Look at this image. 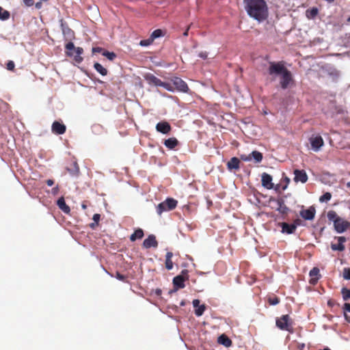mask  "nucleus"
I'll return each mask as SVG.
<instances>
[{"mask_svg":"<svg viewBox=\"0 0 350 350\" xmlns=\"http://www.w3.org/2000/svg\"><path fill=\"white\" fill-rule=\"evenodd\" d=\"M345 319H346L348 322H349V323H350V317H349L348 315H347L346 314H345Z\"/></svg>","mask_w":350,"mask_h":350,"instance_id":"obj_55","label":"nucleus"},{"mask_svg":"<svg viewBox=\"0 0 350 350\" xmlns=\"http://www.w3.org/2000/svg\"><path fill=\"white\" fill-rule=\"evenodd\" d=\"M52 132L56 135H62L66 132V126L58 121H55L51 126Z\"/></svg>","mask_w":350,"mask_h":350,"instance_id":"obj_14","label":"nucleus"},{"mask_svg":"<svg viewBox=\"0 0 350 350\" xmlns=\"http://www.w3.org/2000/svg\"><path fill=\"white\" fill-rule=\"evenodd\" d=\"M310 142L312 149L316 152L319 151L324 145L323 139L320 135L312 136L310 138Z\"/></svg>","mask_w":350,"mask_h":350,"instance_id":"obj_10","label":"nucleus"},{"mask_svg":"<svg viewBox=\"0 0 350 350\" xmlns=\"http://www.w3.org/2000/svg\"><path fill=\"white\" fill-rule=\"evenodd\" d=\"M82 208H83V209H85V208H87V206H86V205H85V204H82Z\"/></svg>","mask_w":350,"mask_h":350,"instance_id":"obj_59","label":"nucleus"},{"mask_svg":"<svg viewBox=\"0 0 350 350\" xmlns=\"http://www.w3.org/2000/svg\"><path fill=\"white\" fill-rule=\"evenodd\" d=\"M189 26L187 28V29L185 30V31L183 33V36H188V31H189Z\"/></svg>","mask_w":350,"mask_h":350,"instance_id":"obj_53","label":"nucleus"},{"mask_svg":"<svg viewBox=\"0 0 350 350\" xmlns=\"http://www.w3.org/2000/svg\"><path fill=\"white\" fill-rule=\"evenodd\" d=\"M247 14L261 22L268 16V7L265 0H243Z\"/></svg>","mask_w":350,"mask_h":350,"instance_id":"obj_2","label":"nucleus"},{"mask_svg":"<svg viewBox=\"0 0 350 350\" xmlns=\"http://www.w3.org/2000/svg\"><path fill=\"white\" fill-rule=\"evenodd\" d=\"M67 172L72 176H77L79 174V167L77 161H71L66 167Z\"/></svg>","mask_w":350,"mask_h":350,"instance_id":"obj_17","label":"nucleus"},{"mask_svg":"<svg viewBox=\"0 0 350 350\" xmlns=\"http://www.w3.org/2000/svg\"><path fill=\"white\" fill-rule=\"evenodd\" d=\"M170 81L172 83V85H174L175 87V89H176L177 90L183 92H188L189 88L187 83L182 79L177 77H174L171 78Z\"/></svg>","mask_w":350,"mask_h":350,"instance_id":"obj_9","label":"nucleus"},{"mask_svg":"<svg viewBox=\"0 0 350 350\" xmlns=\"http://www.w3.org/2000/svg\"><path fill=\"white\" fill-rule=\"evenodd\" d=\"M268 73L271 76H280L279 83L280 88L283 90L291 88L295 85L292 72L287 69L282 61L269 62Z\"/></svg>","mask_w":350,"mask_h":350,"instance_id":"obj_1","label":"nucleus"},{"mask_svg":"<svg viewBox=\"0 0 350 350\" xmlns=\"http://www.w3.org/2000/svg\"><path fill=\"white\" fill-rule=\"evenodd\" d=\"M276 326L282 329L293 333V320L288 314H284L278 318L275 321Z\"/></svg>","mask_w":350,"mask_h":350,"instance_id":"obj_4","label":"nucleus"},{"mask_svg":"<svg viewBox=\"0 0 350 350\" xmlns=\"http://www.w3.org/2000/svg\"><path fill=\"white\" fill-rule=\"evenodd\" d=\"M338 240L339 243L338 244L332 243L331 245V248L334 251L338 250V251L342 252V251L345 250V247L343 245V243H345L346 241V239L344 237H339L338 238Z\"/></svg>","mask_w":350,"mask_h":350,"instance_id":"obj_21","label":"nucleus"},{"mask_svg":"<svg viewBox=\"0 0 350 350\" xmlns=\"http://www.w3.org/2000/svg\"><path fill=\"white\" fill-rule=\"evenodd\" d=\"M74 59L77 63L80 64L82 62L83 58L81 55H74Z\"/></svg>","mask_w":350,"mask_h":350,"instance_id":"obj_41","label":"nucleus"},{"mask_svg":"<svg viewBox=\"0 0 350 350\" xmlns=\"http://www.w3.org/2000/svg\"><path fill=\"white\" fill-rule=\"evenodd\" d=\"M74 51H75V53H76V55H81V54H83V49L81 47H77V48H75V49Z\"/></svg>","mask_w":350,"mask_h":350,"instance_id":"obj_45","label":"nucleus"},{"mask_svg":"<svg viewBox=\"0 0 350 350\" xmlns=\"http://www.w3.org/2000/svg\"><path fill=\"white\" fill-rule=\"evenodd\" d=\"M309 275L310 277V284H316L321 276L319 269L317 267L312 268L309 272Z\"/></svg>","mask_w":350,"mask_h":350,"instance_id":"obj_18","label":"nucleus"},{"mask_svg":"<svg viewBox=\"0 0 350 350\" xmlns=\"http://www.w3.org/2000/svg\"><path fill=\"white\" fill-rule=\"evenodd\" d=\"M59 186L57 185L56 187H53L51 189V193H52L53 195L55 196V195H57L59 193Z\"/></svg>","mask_w":350,"mask_h":350,"instance_id":"obj_47","label":"nucleus"},{"mask_svg":"<svg viewBox=\"0 0 350 350\" xmlns=\"http://www.w3.org/2000/svg\"><path fill=\"white\" fill-rule=\"evenodd\" d=\"M262 159V154L257 150H254L249 154H243L240 155L241 160L243 161H250L253 159L255 163H260Z\"/></svg>","mask_w":350,"mask_h":350,"instance_id":"obj_8","label":"nucleus"},{"mask_svg":"<svg viewBox=\"0 0 350 350\" xmlns=\"http://www.w3.org/2000/svg\"><path fill=\"white\" fill-rule=\"evenodd\" d=\"M278 208L277 211L282 215H287L289 212V208L286 206L284 200L278 199L277 200Z\"/></svg>","mask_w":350,"mask_h":350,"instance_id":"obj_20","label":"nucleus"},{"mask_svg":"<svg viewBox=\"0 0 350 350\" xmlns=\"http://www.w3.org/2000/svg\"><path fill=\"white\" fill-rule=\"evenodd\" d=\"M42 2L40 1V2H37L36 4H35V7L37 8V9H40L42 8Z\"/></svg>","mask_w":350,"mask_h":350,"instance_id":"obj_52","label":"nucleus"},{"mask_svg":"<svg viewBox=\"0 0 350 350\" xmlns=\"http://www.w3.org/2000/svg\"><path fill=\"white\" fill-rule=\"evenodd\" d=\"M343 309L347 312H350V304L345 303L343 306Z\"/></svg>","mask_w":350,"mask_h":350,"instance_id":"obj_49","label":"nucleus"},{"mask_svg":"<svg viewBox=\"0 0 350 350\" xmlns=\"http://www.w3.org/2000/svg\"><path fill=\"white\" fill-rule=\"evenodd\" d=\"M163 35L164 34H163V31L160 29H158L153 31V32L150 35V38H151V40H154L156 38L163 36Z\"/></svg>","mask_w":350,"mask_h":350,"instance_id":"obj_32","label":"nucleus"},{"mask_svg":"<svg viewBox=\"0 0 350 350\" xmlns=\"http://www.w3.org/2000/svg\"><path fill=\"white\" fill-rule=\"evenodd\" d=\"M46 183L48 186L51 187L54 184V181L52 179H48L46 180Z\"/></svg>","mask_w":350,"mask_h":350,"instance_id":"obj_50","label":"nucleus"},{"mask_svg":"<svg viewBox=\"0 0 350 350\" xmlns=\"http://www.w3.org/2000/svg\"><path fill=\"white\" fill-rule=\"evenodd\" d=\"M206 306L204 304L200 305L195 309V314L197 317H200L203 314L206 310Z\"/></svg>","mask_w":350,"mask_h":350,"instance_id":"obj_33","label":"nucleus"},{"mask_svg":"<svg viewBox=\"0 0 350 350\" xmlns=\"http://www.w3.org/2000/svg\"><path fill=\"white\" fill-rule=\"evenodd\" d=\"M65 48L66 49V54L68 56H73L74 55L73 53L72 52H70V51L75 50L76 47L75 46L74 44L72 42H68L66 44Z\"/></svg>","mask_w":350,"mask_h":350,"instance_id":"obj_29","label":"nucleus"},{"mask_svg":"<svg viewBox=\"0 0 350 350\" xmlns=\"http://www.w3.org/2000/svg\"><path fill=\"white\" fill-rule=\"evenodd\" d=\"M116 278L121 281H125L126 279V277L119 272L116 273Z\"/></svg>","mask_w":350,"mask_h":350,"instance_id":"obj_42","label":"nucleus"},{"mask_svg":"<svg viewBox=\"0 0 350 350\" xmlns=\"http://www.w3.org/2000/svg\"><path fill=\"white\" fill-rule=\"evenodd\" d=\"M178 144V141L175 137H170L167 139H165L164 142V145L169 149L175 148Z\"/></svg>","mask_w":350,"mask_h":350,"instance_id":"obj_24","label":"nucleus"},{"mask_svg":"<svg viewBox=\"0 0 350 350\" xmlns=\"http://www.w3.org/2000/svg\"><path fill=\"white\" fill-rule=\"evenodd\" d=\"M153 42V40H151L150 36L149 38L146 40H142L139 42V44L142 46H148L150 45Z\"/></svg>","mask_w":350,"mask_h":350,"instance_id":"obj_37","label":"nucleus"},{"mask_svg":"<svg viewBox=\"0 0 350 350\" xmlns=\"http://www.w3.org/2000/svg\"><path fill=\"white\" fill-rule=\"evenodd\" d=\"M66 32L69 33V32H72V31L70 28H67Z\"/></svg>","mask_w":350,"mask_h":350,"instance_id":"obj_56","label":"nucleus"},{"mask_svg":"<svg viewBox=\"0 0 350 350\" xmlns=\"http://www.w3.org/2000/svg\"><path fill=\"white\" fill-rule=\"evenodd\" d=\"M294 181L295 183L301 182L305 183L308 180V175L304 170H294Z\"/></svg>","mask_w":350,"mask_h":350,"instance_id":"obj_13","label":"nucleus"},{"mask_svg":"<svg viewBox=\"0 0 350 350\" xmlns=\"http://www.w3.org/2000/svg\"><path fill=\"white\" fill-rule=\"evenodd\" d=\"M281 226L282 228V232H286L287 234H292L296 230L297 226L294 224H288L287 223L283 222L281 224Z\"/></svg>","mask_w":350,"mask_h":350,"instance_id":"obj_22","label":"nucleus"},{"mask_svg":"<svg viewBox=\"0 0 350 350\" xmlns=\"http://www.w3.org/2000/svg\"><path fill=\"white\" fill-rule=\"evenodd\" d=\"M218 342L226 347H229L232 345V340L225 334H222L218 338Z\"/></svg>","mask_w":350,"mask_h":350,"instance_id":"obj_25","label":"nucleus"},{"mask_svg":"<svg viewBox=\"0 0 350 350\" xmlns=\"http://www.w3.org/2000/svg\"><path fill=\"white\" fill-rule=\"evenodd\" d=\"M341 294L344 301L350 299V289H348L345 287L342 288Z\"/></svg>","mask_w":350,"mask_h":350,"instance_id":"obj_30","label":"nucleus"},{"mask_svg":"<svg viewBox=\"0 0 350 350\" xmlns=\"http://www.w3.org/2000/svg\"><path fill=\"white\" fill-rule=\"evenodd\" d=\"M10 12L5 10H4L3 8L0 7V19L5 21L8 20L10 18Z\"/></svg>","mask_w":350,"mask_h":350,"instance_id":"obj_31","label":"nucleus"},{"mask_svg":"<svg viewBox=\"0 0 350 350\" xmlns=\"http://www.w3.org/2000/svg\"><path fill=\"white\" fill-rule=\"evenodd\" d=\"M189 278L188 271L184 269L181 271V273L176 275L173 279V284L175 288H183L185 286V282Z\"/></svg>","mask_w":350,"mask_h":350,"instance_id":"obj_7","label":"nucleus"},{"mask_svg":"<svg viewBox=\"0 0 350 350\" xmlns=\"http://www.w3.org/2000/svg\"><path fill=\"white\" fill-rule=\"evenodd\" d=\"M316 209L314 206H310L308 209H303L299 212L300 216L306 220H312L315 217Z\"/></svg>","mask_w":350,"mask_h":350,"instance_id":"obj_11","label":"nucleus"},{"mask_svg":"<svg viewBox=\"0 0 350 350\" xmlns=\"http://www.w3.org/2000/svg\"><path fill=\"white\" fill-rule=\"evenodd\" d=\"M14 68H15V64H14V62L12 60H10L7 62L6 64V68L8 70H11V71H13L14 70Z\"/></svg>","mask_w":350,"mask_h":350,"instance_id":"obj_39","label":"nucleus"},{"mask_svg":"<svg viewBox=\"0 0 350 350\" xmlns=\"http://www.w3.org/2000/svg\"><path fill=\"white\" fill-rule=\"evenodd\" d=\"M327 217L329 221H333L335 230L338 233H342L350 226V223L340 217L336 211H329Z\"/></svg>","mask_w":350,"mask_h":350,"instance_id":"obj_3","label":"nucleus"},{"mask_svg":"<svg viewBox=\"0 0 350 350\" xmlns=\"http://www.w3.org/2000/svg\"><path fill=\"white\" fill-rule=\"evenodd\" d=\"M23 3L27 7H30L33 5L34 2L33 0H23Z\"/></svg>","mask_w":350,"mask_h":350,"instance_id":"obj_44","label":"nucleus"},{"mask_svg":"<svg viewBox=\"0 0 350 350\" xmlns=\"http://www.w3.org/2000/svg\"><path fill=\"white\" fill-rule=\"evenodd\" d=\"M200 56L202 57L204 59L206 58V57H207L206 54V53H201L200 54Z\"/></svg>","mask_w":350,"mask_h":350,"instance_id":"obj_54","label":"nucleus"},{"mask_svg":"<svg viewBox=\"0 0 350 350\" xmlns=\"http://www.w3.org/2000/svg\"><path fill=\"white\" fill-rule=\"evenodd\" d=\"M103 55L106 57L110 61H113L116 57V54L115 53L107 51H104L103 52Z\"/></svg>","mask_w":350,"mask_h":350,"instance_id":"obj_35","label":"nucleus"},{"mask_svg":"<svg viewBox=\"0 0 350 350\" xmlns=\"http://www.w3.org/2000/svg\"><path fill=\"white\" fill-rule=\"evenodd\" d=\"M94 68L98 72H99L103 76H106L108 73L107 70L98 62L94 63Z\"/></svg>","mask_w":350,"mask_h":350,"instance_id":"obj_28","label":"nucleus"},{"mask_svg":"<svg viewBox=\"0 0 350 350\" xmlns=\"http://www.w3.org/2000/svg\"><path fill=\"white\" fill-rule=\"evenodd\" d=\"M57 204L58 207L65 213H69L70 212V208L68 205L65 202V200L64 197H61L58 199L57 202Z\"/></svg>","mask_w":350,"mask_h":350,"instance_id":"obj_23","label":"nucleus"},{"mask_svg":"<svg viewBox=\"0 0 350 350\" xmlns=\"http://www.w3.org/2000/svg\"><path fill=\"white\" fill-rule=\"evenodd\" d=\"M145 79L149 84L154 85L155 86H161L164 88L165 90L170 92H174V88L170 83L162 81L160 79L157 78L152 74H148L145 76Z\"/></svg>","mask_w":350,"mask_h":350,"instance_id":"obj_6","label":"nucleus"},{"mask_svg":"<svg viewBox=\"0 0 350 350\" xmlns=\"http://www.w3.org/2000/svg\"><path fill=\"white\" fill-rule=\"evenodd\" d=\"M285 180L287 182V183L290 181V180L288 177H286Z\"/></svg>","mask_w":350,"mask_h":350,"instance_id":"obj_58","label":"nucleus"},{"mask_svg":"<svg viewBox=\"0 0 350 350\" xmlns=\"http://www.w3.org/2000/svg\"><path fill=\"white\" fill-rule=\"evenodd\" d=\"M240 159L237 157H232L230 160L227 163V168L229 170H239L240 168Z\"/></svg>","mask_w":350,"mask_h":350,"instance_id":"obj_19","label":"nucleus"},{"mask_svg":"<svg viewBox=\"0 0 350 350\" xmlns=\"http://www.w3.org/2000/svg\"><path fill=\"white\" fill-rule=\"evenodd\" d=\"M280 302V299L278 297H269V303L270 305H277Z\"/></svg>","mask_w":350,"mask_h":350,"instance_id":"obj_38","label":"nucleus"},{"mask_svg":"<svg viewBox=\"0 0 350 350\" xmlns=\"http://www.w3.org/2000/svg\"><path fill=\"white\" fill-rule=\"evenodd\" d=\"M347 186L348 188H350V182L347 183Z\"/></svg>","mask_w":350,"mask_h":350,"instance_id":"obj_60","label":"nucleus"},{"mask_svg":"<svg viewBox=\"0 0 350 350\" xmlns=\"http://www.w3.org/2000/svg\"><path fill=\"white\" fill-rule=\"evenodd\" d=\"M261 182L262 185L267 189H272L274 187V185L272 183V176L266 172L262 174Z\"/></svg>","mask_w":350,"mask_h":350,"instance_id":"obj_12","label":"nucleus"},{"mask_svg":"<svg viewBox=\"0 0 350 350\" xmlns=\"http://www.w3.org/2000/svg\"><path fill=\"white\" fill-rule=\"evenodd\" d=\"M200 300L199 299H193V301H192V304H193V306L195 308H196L197 307L200 306Z\"/></svg>","mask_w":350,"mask_h":350,"instance_id":"obj_48","label":"nucleus"},{"mask_svg":"<svg viewBox=\"0 0 350 350\" xmlns=\"http://www.w3.org/2000/svg\"><path fill=\"white\" fill-rule=\"evenodd\" d=\"M98 224L96 223V222H93V223H91L90 224V227L92 228V229H94L96 226H98Z\"/></svg>","mask_w":350,"mask_h":350,"instance_id":"obj_51","label":"nucleus"},{"mask_svg":"<svg viewBox=\"0 0 350 350\" xmlns=\"http://www.w3.org/2000/svg\"><path fill=\"white\" fill-rule=\"evenodd\" d=\"M143 246L145 248L157 247L158 242L154 234H150L143 242Z\"/></svg>","mask_w":350,"mask_h":350,"instance_id":"obj_16","label":"nucleus"},{"mask_svg":"<svg viewBox=\"0 0 350 350\" xmlns=\"http://www.w3.org/2000/svg\"><path fill=\"white\" fill-rule=\"evenodd\" d=\"M332 198V194L329 192L325 193L323 196H321L319 198V201L321 202H327Z\"/></svg>","mask_w":350,"mask_h":350,"instance_id":"obj_36","label":"nucleus"},{"mask_svg":"<svg viewBox=\"0 0 350 350\" xmlns=\"http://www.w3.org/2000/svg\"><path fill=\"white\" fill-rule=\"evenodd\" d=\"M156 130L163 134H167L171 131L172 127L167 122L161 121L157 124Z\"/></svg>","mask_w":350,"mask_h":350,"instance_id":"obj_15","label":"nucleus"},{"mask_svg":"<svg viewBox=\"0 0 350 350\" xmlns=\"http://www.w3.org/2000/svg\"><path fill=\"white\" fill-rule=\"evenodd\" d=\"M318 14V10L315 8L306 10V16L308 18H314Z\"/></svg>","mask_w":350,"mask_h":350,"instance_id":"obj_34","label":"nucleus"},{"mask_svg":"<svg viewBox=\"0 0 350 350\" xmlns=\"http://www.w3.org/2000/svg\"><path fill=\"white\" fill-rule=\"evenodd\" d=\"M105 50L101 48V47H94L92 48V53H101L103 54V52Z\"/></svg>","mask_w":350,"mask_h":350,"instance_id":"obj_43","label":"nucleus"},{"mask_svg":"<svg viewBox=\"0 0 350 350\" xmlns=\"http://www.w3.org/2000/svg\"><path fill=\"white\" fill-rule=\"evenodd\" d=\"M279 187H280V185H277L276 187H275V190H278L279 189Z\"/></svg>","mask_w":350,"mask_h":350,"instance_id":"obj_57","label":"nucleus"},{"mask_svg":"<svg viewBox=\"0 0 350 350\" xmlns=\"http://www.w3.org/2000/svg\"><path fill=\"white\" fill-rule=\"evenodd\" d=\"M286 187H287V185H285L284 187H283L282 189H283V190H285V189H286Z\"/></svg>","mask_w":350,"mask_h":350,"instance_id":"obj_61","label":"nucleus"},{"mask_svg":"<svg viewBox=\"0 0 350 350\" xmlns=\"http://www.w3.org/2000/svg\"><path fill=\"white\" fill-rule=\"evenodd\" d=\"M144 237V231L141 228H138L131 235L130 240L135 241L137 239H141Z\"/></svg>","mask_w":350,"mask_h":350,"instance_id":"obj_26","label":"nucleus"},{"mask_svg":"<svg viewBox=\"0 0 350 350\" xmlns=\"http://www.w3.org/2000/svg\"><path fill=\"white\" fill-rule=\"evenodd\" d=\"M172 256H173L172 252H167L166 256H165V268L167 270H171L173 268V262L172 260Z\"/></svg>","mask_w":350,"mask_h":350,"instance_id":"obj_27","label":"nucleus"},{"mask_svg":"<svg viewBox=\"0 0 350 350\" xmlns=\"http://www.w3.org/2000/svg\"><path fill=\"white\" fill-rule=\"evenodd\" d=\"M177 204V200L172 198H168L165 201L158 204L157 206V212L158 215H161L163 212L174 210Z\"/></svg>","mask_w":350,"mask_h":350,"instance_id":"obj_5","label":"nucleus"},{"mask_svg":"<svg viewBox=\"0 0 350 350\" xmlns=\"http://www.w3.org/2000/svg\"><path fill=\"white\" fill-rule=\"evenodd\" d=\"M100 219V214L96 213L93 215V220L94 222L98 224Z\"/></svg>","mask_w":350,"mask_h":350,"instance_id":"obj_46","label":"nucleus"},{"mask_svg":"<svg viewBox=\"0 0 350 350\" xmlns=\"http://www.w3.org/2000/svg\"><path fill=\"white\" fill-rule=\"evenodd\" d=\"M343 278L345 280H350V268H345L344 269Z\"/></svg>","mask_w":350,"mask_h":350,"instance_id":"obj_40","label":"nucleus"}]
</instances>
